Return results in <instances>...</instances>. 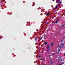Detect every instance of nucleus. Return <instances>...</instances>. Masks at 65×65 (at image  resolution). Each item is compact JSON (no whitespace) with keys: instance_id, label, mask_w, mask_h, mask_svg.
Instances as JSON below:
<instances>
[{"instance_id":"obj_5","label":"nucleus","mask_w":65,"mask_h":65,"mask_svg":"<svg viewBox=\"0 0 65 65\" xmlns=\"http://www.w3.org/2000/svg\"><path fill=\"white\" fill-rule=\"evenodd\" d=\"M37 37H35V41H36L37 40Z\"/></svg>"},{"instance_id":"obj_4","label":"nucleus","mask_w":65,"mask_h":65,"mask_svg":"<svg viewBox=\"0 0 65 65\" xmlns=\"http://www.w3.org/2000/svg\"><path fill=\"white\" fill-rule=\"evenodd\" d=\"M65 25V23L63 24L61 27H60L59 28H61V27H63V26H64Z\"/></svg>"},{"instance_id":"obj_2","label":"nucleus","mask_w":65,"mask_h":65,"mask_svg":"<svg viewBox=\"0 0 65 65\" xmlns=\"http://www.w3.org/2000/svg\"><path fill=\"white\" fill-rule=\"evenodd\" d=\"M61 47H63L64 46V44L63 43H62L60 44Z\"/></svg>"},{"instance_id":"obj_6","label":"nucleus","mask_w":65,"mask_h":65,"mask_svg":"<svg viewBox=\"0 0 65 65\" xmlns=\"http://www.w3.org/2000/svg\"><path fill=\"white\" fill-rule=\"evenodd\" d=\"M59 60L60 61H62L63 60V59H62V58H60L59 59Z\"/></svg>"},{"instance_id":"obj_1","label":"nucleus","mask_w":65,"mask_h":65,"mask_svg":"<svg viewBox=\"0 0 65 65\" xmlns=\"http://www.w3.org/2000/svg\"><path fill=\"white\" fill-rule=\"evenodd\" d=\"M50 49V45H48L47 46V51L48 52V51Z\"/></svg>"},{"instance_id":"obj_8","label":"nucleus","mask_w":65,"mask_h":65,"mask_svg":"<svg viewBox=\"0 0 65 65\" xmlns=\"http://www.w3.org/2000/svg\"><path fill=\"white\" fill-rule=\"evenodd\" d=\"M50 15V13H47L46 14V15L47 16Z\"/></svg>"},{"instance_id":"obj_13","label":"nucleus","mask_w":65,"mask_h":65,"mask_svg":"<svg viewBox=\"0 0 65 65\" xmlns=\"http://www.w3.org/2000/svg\"><path fill=\"white\" fill-rule=\"evenodd\" d=\"M55 23H56V24H58V22L57 21H56L54 23V24H55Z\"/></svg>"},{"instance_id":"obj_22","label":"nucleus","mask_w":65,"mask_h":65,"mask_svg":"<svg viewBox=\"0 0 65 65\" xmlns=\"http://www.w3.org/2000/svg\"><path fill=\"white\" fill-rule=\"evenodd\" d=\"M45 24H47V23H46V22H45Z\"/></svg>"},{"instance_id":"obj_28","label":"nucleus","mask_w":65,"mask_h":65,"mask_svg":"<svg viewBox=\"0 0 65 65\" xmlns=\"http://www.w3.org/2000/svg\"><path fill=\"white\" fill-rule=\"evenodd\" d=\"M1 2H2V1H1Z\"/></svg>"},{"instance_id":"obj_14","label":"nucleus","mask_w":65,"mask_h":65,"mask_svg":"<svg viewBox=\"0 0 65 65\" xmlns=\"http://www.w3.org/2000/svg\"><path fill=\"white\" fill-rule=\"evenodd\" d=\"M51 46H54V44L53 43H51Z\"/></svg>"},{"instance_id":"obj_24","label":"nucleus","mask_w":65,"mask_h":65,"mask_svg":"<svg viewBox=\"0 0 65 65\" xmlns=\"http://www.w3.org/2000/svg\"><path fill=\"white\" fill-rule=\"evenodd\" d=\"M64 39H65V37H64Z\"/></svg>"},{"instance_id":"obj_7","label":"nucleus","mask_w":65,"mask_h":65,"mask_svg":"<svg viewBox=\"0 0 65 65\" xmlns=\"http://www.w3.org/2000/svg\"><path fill=\"white\" fill-rule=\"evenodd\" d=\"M58 53H59V52H60V49H58Z\"/></svg>"},{"instance_id":"obj_11","label":"nucleus","mask_w":65,"mask_h":65,"mask_svg":"<svg viewBox=\"0 0 65 65\" xmlns=\"http://www.w3.org/2000/svg\"><path fill=\"white\" fill-rule=\"evenodd\" d=\"M43 38V36L41 37V38L40 39V40H41Z\"/></svg>"},{"instance_id":"obj_15","label":"nucleus","mask_w":65,"mask_h":65,"mask_svg":"<svg viewBox=\"0 0 65 65\" xmlns=\"http://www.w3.org/2000/svg\"><path fill=\"white\" fill-rule=\"evenodd\" d=\"M58 47H59V48H61V46H59Z\"/></svg>"},{"instance_id":"obj_12","label":"nucleus","mask_w":65,"mask_h":65,"mask_svg":"<svg viewBox=\"0 0 65 65\" xmlns=\"http://www.w3.org/2000/svg\"><path fill=\"white\" fill-rule=\"evenodd\" d=\"M44 44H45V45H46V44H47V42H45L44 43Z\"/></svg>"},{"instance_id":"obj_26","label":"nucleus","mask_w":65,"mask_h":65,"mask_svg":"<svg viewBox=\"0 0 65 65\" xmlns=\"http://www.w3.org/2000/svg\"><path fill=\"white\" fill-rule=\"evenodd\" d=\"M60 6V5H58V6Z\"/></svg>"},{"instance_id":"obj_20","label":"nucleus","mask_w":65,"mask_h":65,"mask_svg":"<svg viewBox=\"0 0 65 65\" xmlns=\"http://www.w3.org/2000/svg\"><path fill=\"white\" fill-rule=\"evenodd\" d=\"M39 58H40V57H41V56H39Z\"/></svg>"},{"instance_id":"obj_19","label":"nucleus","mask_w":65,"mask_h":65,"mask_svg":"<svg viewBox=\"0 0 65 65\" xmlns=\"http://www.w3.org/2000/svg\"><path fill=\"white\" fill-rule=\"evenodd\" d=\"M61 63L62 64H64V62H61Z\"/></svg>"},{"instance_id":"obj_27","label":"nucleus","mask_w":65,"mask_h":65,"mask_svg":"<svg viewBox=\"0 0 65 65\" xmlns=\"http://www.w3.org/2000/svg\"><path fill=\"white\" fill-rule=\"evenodd\" d=\"M44 65H45V64H44Z\"/></svg>"},{"instance_id":"obj_3","label":"nucleus","mask_w":65,"mask_h":65,"mask_svg":"<svg viewBox=\"0 0 65 65\" xmlns=\"http://www.w3.org/2000/svg\"><path fill=\"white\" fill-rule=\"evenodd\" d=\"M50 61L51 64H54V63L53 61H52L51 60H50Z\"/></svg>"},{"instance_id":"obj_23","label":"nucleus","mask_w":65,"mask_h":65,"mask_svg":"<svg viewBox=\"0 0 65 65\" xmlns=\"http://www.w3.org/2000/svg\"><path fill=\"white\" fill-rule=\"evenodd\" d=\"M52 1H55V0H52Z\"/></svg>"},{"instance_id":"obj_25","label":"nucleus","mask_w":65,"mask_h":65,"mask_svg":"<svg viewBox=\"0 0 65 65\" xmlns=\"http://www.w3.org/2000/svg\"><path fill=\"white\" fill-rule=\"evenodd\" d=\"M64 55H65V53L64 54Z\"/></svg>"},{"instance_id":"obj_21","label":"nucleus","mask_w":65,"mask_h":65,"mask_svg":"<svg viewBox=\"0 0 65 65\" xmlns=\"http://www.w3.org/2000/svg\"><path fill=\"white\" fill-rule=\"evenodd\" d=\"M63 42V41L61 40V42Z\"/></svg>"},{"instance_id":"obj_10","label":"nucleus","mask_w":65,"mask_h":65,"mask_svg":"<svg viewBox=\"0 0 65 65\" xmlns=\"http://www.w3.org/2000/svg\"><path fill=\"white\" fill-rule=\"evenodd\" d=\"M58 7V6L57 5H56L55 6V9H57Z\"/></svg>"},{"instance_id":"obj_9","label":"nucleus","mask_w":65,"mask_h":65,"mask_svg":"<svg viewBox=\"0 0 65 65\" xmlns=\"http://www.w3.org/2000/svg\"><path fill=\"white\" fill-rule=\"evenodd\" d=\"M56 1L57 3H58V2H59V0H56Z\"/></svg>"},{"instance_id":"obj_18","label":"nucleus","mask_w":65,"mask_h":65,"mask_svg":"<svg viewBox=\"0 0 65 65\" xmlns=\"http://www.w3.org/2000/svg\"><path fill=\"white\" fill-rule=\"evenodd\" d=\"M52 54V55H55V54H56V53H54Z\"/></svg>"},{"instance_id":"obj_17","label":"nucleus","mask_w":65,"mask_h":65,"mask_svg":"<svg viewBox=\"0 0 65 65\" xmlns=\"http://www.w3.org/2000/svg\"><path fill=\"white\" fill-rule=\"evenodd\" d=\"M59 20V19H57V20L56 21H58Z\"/></svg>"},{"instance_id":"obj_16","label":"nucleus","mask_w":65,"mask_h":65,"mask_svg":"<svg viewBox=\"0 0 65 65\" xmlns=\"http://www.w3.org/2000/svg\"><path fill=\"white\" fill-rule=\"evenodd\" d=\"M59 3L60 4H61V1H60V2H59Z\"/></svg>"}]
</instances>
